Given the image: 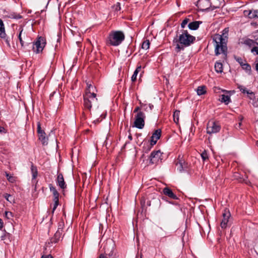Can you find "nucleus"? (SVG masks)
Returning a JSON list of instances; mask_svg holds the SVG:
<instances>
[{
  "instance_id": "nucleus-58",
  "label": "nucleus",
  "mask_w": 258,
  "mask_h": 258,
  "mask_svg": "<svg viewBox=\"0 0 258 258\" xmlns=\"http://www.w3.org/2000/svg\"><path fill=\"white\" fill-rule=\"evenodd\" d=\"M256 145H257V146L258 147V141H257V142H256Z\"/></svg>"
},
{
  "instance_id": "nucleus-45",
  "label": "nucleus",
  "mask_w": 258,
  "mask_h": 258,
  "mask_svg": "<svg viewBox=\"0 0 258 258\" xmlns=\"http://www.w3.org/2000/svg\"><path fill=\"white\" fill-rule=\"evenodd\" d=\"M141 109H142L141 105H140V106H137L135 108V109L134 110V112H135V113L137 112V113H138V112H143L141 110Z\"/></svg>"
},
{
  "instance_id": "nucleus-1",
  "label": "nucleus",
  "mask_w": 258,
  "mask_h": 258,
  "mask_svg": "<svg viewBox=\"0 0 258 258\" xmlns=\"http://www.w3.org/2000/svg\"><path fill=\"white\" fill-rule=\"evenodd\" d=\"M181 34L176 35L173 39V44L175 45V51L177 53L184 50L196 41V37L189 34L186 30H182Z\"/></svg>"
},
{
  "instance_id": "nucleus-55",
  "label": "nucleus",
  "mask_w": 258,
  "mask_h": 258,
  "mask_svg": "<svg viewBox=\"0 0 258 258\" xmlns=\"http://www.w3.org/2000/svg\"><path fill=\"white\" fill-rule=\"evenodd\" d=\"M241 122H239V123H238V127H240V126H241Z\"/></svg>"
},
{
  "instance_id": "nucleus-42",
  "label": "nucleus",
  "mask_w": 258,
  "mask_h": 258,
  "mask_svg": "<svg viewBox=\"0 0 258 258\" xmlns=\"http://www.w3.org/2000/svg\"><path fill=\"white\" fill-rule=\"evenodd\" d=\"M3 197L7 201L11 203V200L10 199V198L12 197L11 195L6 193L3 195Z\"/></svg>"
},
{
  "instance_id": "nucleus-50",
  "label": "nucleus",
  "mask_w": 258,
  "mask_h": 258,
  "mask_svg": "<svg viewBox=\"0 0 258 258\" xmlns=\"http://www.w3.org/2000/svg\"><path fill=\"white\" fill-rule=\"evenodd\" d=\"M55 93H56V92H55V91H54L53 92H52V93L50 94V98H51V97H52L54 95V94H55Z\"/></svg>"
},
{
  "instance_id": "nucleus-18",
  "label": "nucleus",
  "mask_w": 258,
  "mask_h": 258,
  "mask_svg": "<svg viewBox=\"0 0 258 258\" xmlns=\"http://www.w3.org/2000/svg\"><path fill=\"white\" fill-rule=\"evenodd\" d=\"M177 170L181 172L186 171L187 168V164L183 160H179L176 164Z\"/></svg>"
},
{
  "instance_id": "nucleus-53",
  "label": "nucleus",
  "mask_w": 258,
  "mask_h": 258,
  "mask_svg": "<svg viewBox=\"0 0 258 258\" xmlns=\"http://www.w3.org/2000/svg\"><path fill=\"white\" fill-rule=\"evenodd\" d=\"M255 68H256V70L257 71H258V63H257L256 64V67H255Z\"/></svg>"
},
{
  "instance_id": "nucleus-6",
  "label": "nucleus",
  "mask_w": 258,
  "mask_h": 258,
  "mask_svg": "<svg viewBox=\"0 0 258 258\" xmlns=\"http://www.w3.org/2000/svg\"><path fill=\"white\" fill-rule=\"evenodd\" d=\"M145 114L143 112H139L135 115L134 126L139 128L142 129L145 126Z\"/></svg>"
},
{
  "instance_id": "nucleus-19",
  "label": "nucleus",
  "mask_w": 258,
  "mask_h": 258,
  "mask_svg": "<svg viewBox=\"0 0 258 258\" xmlns=\"http://www.w3.org/2000/svg\"><path fill=\"white\" fill-rule=\"evenodd\" d=\"M237 88L239 89V90L243 93L245 94L246 93L248 95H249V98L250 99H252L254 97V93L250 91H248L247 90V89L243 86L238 85L237 86Z\"/></svg>"
},
{
  "instance_id": "nucleus-9",
  "label": "nucleus",
  "mask_w": 258,
  "mask_h": 258,
  "mask_svg": "<svg viewBox=\"0 0 258 258\" xmlns=\"http://www.w3.org/2000/svg\"><path fill=\"white\" fill-rule=\"evenodd\" d=\"M223 218L220 223L221 227L225 229L228 226L229 220L231 216L229 211L226 209H224L222 213Z\"/></svg>"
},
{
  "instance_id": "nucleus-32",
  "label": "nucleus",
  "mask_w": 258,
  "mask_h": 258,
  "mask_svg": "<svg viewBox=\"0 0 258 258\" xmlns=\"http://www.w3.org/2000/svg\"><path fill=\"white\" fill-rule=\"evenodd\" d=\"M53 201H54V203L52 210V213H54V211L59 204V197H53Z\"/></svg>"
},
{
  "instance_id": "nucleus-31",
  "label": "nucleus",
  "mask_w": 258,
  "mask_h": 258,
  "mask_svg": "<svg viewBox=\"0 0 258 258\" xmlns=\"http://www.w3.org/2000/svg\"><path fill=\"white\" fill-rule=\"evenodd\" d=\"M180 114V111L178 110H175L173 114L174 121L177 123L179 121V117Z\"/></svg>"
},
{
  "instance_id": "nucleus-4",
  "label": "nucleus",
  "mask_w": 258,
  "mask_h": 258,
  "mask_svg": "<svg viewBox=\"0 0 258 258\" xmlns=\"http://www.w3.org/2000/svg\"><path fill=\"white\" fill-rule=\"evenodd\" d=\"M123 33L120 31H113L110 33L108 37L107 42L111 46H118L124 40Z\"/></svg>"
},
{
  "instance_id": "nucleus-49",
  "label": "nucleus",
  "mask_w": 258,
  "mask_h": 258,
  "mask_svg": "<svg viewBox=\"0 0 258 258\" xmlns=\"http://www.w3.org/2000/svg\"><path fill=\"white\" fill-rule=\"evenodd\" d=\"M3 226H4L3 221L2 219H1L0 218V230H2V229L3 228Z\"/></svg>"
},
{
  "instance_id": "nucleus-10",
  "label": "nucleus",
  "mask_w": 258,
  "mask_h": 258,
  "mask_svg": "<svg viewBox=\"0 0 258 258\" xmlns=\"http://www.w3.org/2000/svg\"><path fill=\"white\" fill-rule=\"evenodd\" d=\"M162 154L160 150L153 151L150 156V163L151 164H157L159 161H161Z\"/></svg>"
},
{
  "instance_id": "nucleus-57",
  "label": "nucleus",
  "mask_w": 258,
  "mask_h": 258,
  "mask_svg": "<svg viewBox=\"0 0 258 258\" xmlns=\"http://www.w3.org/2000/svg\"><path fill=\"white\" fill-rule=\"evenodd\" d=\"M162 199H163V200H166V198H163H163H162Z\"/></svg>"
},
{
  "instance_id": "nucleus-2",
  "label": "nucleus",
  "mask_w": 258,
  "mask_h": 258,
  "mask_svg": "<svg viewBox=\"0 0 258 258\" xmlns=\"http://www.w3.org/2000/svg\"><path fill=\"white\" fill-rule=\"evenodd\" d=\"M229 28H225L222 34H216L213 37V41L215 43V53L216 55L220 54H226L227 51V43L228 39Z\"/></svg>"
},
{
  "instance_id": "nucleus-36",
  "label": "nucleus",
  "mask_w": 258,
  "mask_h": 258,
  "mask_svg": "<svg viewBox=\"0 0 258 258\" xmlns=\"http://www.w3.org/2000/svg\"><path fill=\"white\" fill-rule=\"evenodd\" d=\"M257 10H255L253 12L250 11L248 13V16L250 18H254L257 17Z\"/></svg>"
},
{
  "instance_id": "nucleus-16",
  "label": "nucleus",
  "mask_w": 258,
  "mask_h": 258,
  "mask_svg": "<svg viewBox=\"0 0 258 258\" xmlns=\"http://www.w3.org/2000/svg\"><path fill=\"white\" fill-rule=\"evenodd\" d=\"M56 183L61 189H64L67 187V184L64 181L63 176L62 173H58L56 178Z\"/></svg>"
},
{
  "instance_id": "nucleus-41",
  "label": "nucleus",
  "mask_w": 258,
  "mask_h": 258,
  "mask_svg": "<svg viewBox=\"0 0 258 258\" xmlns=\"http://www.w3.org/2000/svg\"><path fill=\"white\" fill-rule=\"evenodd\" d=\"M5 217L7 219H10L13 217V214L11 212L6 211L5 212Z\"/></svg>"
},
{
  "instance_id": "nucleus-47",
  "label": "nucleus",
  "mask_w": 258,
  "mask_h": 258,
  "mask_svg": "<svg viewBox=\"0 0 258 258\" xmlns=\"http://www.w3.org/2000/svg\"><path fill=\"white\" fill-rule=\"evenodd\" d=\"M0 133H6V130L5 128L3 126H0Z\"/></svg>"
},
{
  "instance_id": "nucleus-15",
  "label": "nucleus",
  "mask_w": 258,
  "mask_h": 258,
  "mask_svg": "<svg viewBox=\"0 0 258 258\" xmlns=\"http://www.w3.org/2000/svg\"><path fill=\"white\" fill-rule=\"evenodd\" d=\"M6 33L5 32V28L3 20L0 19V37L6 39V43L8 45L10 46V42L8 39H6Z\"/></svg>"
},
{
  "instance_id": "nucleus-20",
  "label": "nucleus",
  "mask_w": 258,
  "mask_h": 258,
  "mask_svg": "<svg viewBox=\"0 0 258 258\" xmlns=\"http://www.w3.org/2000/svg\"><path fill=\"white\" fill-rule=\"evenodd\" d=\"M222 0H210L211 10L219 8L221 6Z\"/></svg>"
},
{
  "instance_id": "nucleus-25",
  "label": "nucleus",
  "mask_w": 258,
  "mask_h": 258,
  "mask_svg": "<svg viewBox=\"0 0 258 258\" xmlns=\"http://www.w3.org/2000/svg\"><path fill=\"white\" fill-rule=\"evenodd\" d=\"M243 43L249 47L255 46V45H258V43L253 40L250 39H246L244 41Z\"/></svg>"
},
{
  "instance_id": "nucleus-22",
  "label": "nucleus",
  "mask_w": 258,
  "mask_h": 258,
  "mask_svg": "<svg viewBox=\"0 0 258 258\" xmlns=\"http://www.w3.org/2000/svg\"><path fill=\"white\" fill-rule=\"evenodd\" d=\"M219 100L222 103H224L226 105H227L231 102L230 96L229 95L222 94L220 96Z\"/></svg>"
},
{
  "instance_id": "nucleus-35",
  "label": "nucleus",
  "mask_w": 258,
  "mask_h": 258,
  "mask_svg": "<svg viewBox=\"0 0 258 258\" xmlns=\"http://www.w3.org/2000/svg\"><path fill=\"white\" fill-rule=\"evenodd\" d=\"M201 157L204 161H205L209 159V155L207 151L205 150L201 154Z\"/></svg>"
},
{
  "instance_id": "nucleus-7",
  "label": "nucleus",
  "mask_w": 258,
  "mask_h": 258,
  "mask_svg": "<svg viewBox=\"0 0 258 258\" xmlns=\"http://www.w3.org/2000/svg\"><path fill=\"white\" fill-rule=\"evenodd\" d=\"M221 130V126L218 122L215 121H209L207 124V133L211 135L218 133Z\"/></svg>"
},
{
  "instance_id": "nucleus-44",
  "label": "nucleus",
  "mask_w": 258,
  "mask_h": 258,
  "mask_svg": "<svg viewBox=\"0 0 258 258\" xmlns=\"http://www.w3.org/2000/svg\"><path fill=\"white\" fill-rule=\"evenodd\" d=\"M251 52L252 53H255V54L258 55V47L254 46L251 49Z\"/></svg>"
},
{
  "instance_id": "nucleus-46",
  "label": "nucleus",
  "mask_w": 258,
  "mask_h": 258,
  "mask_svg": "<svg viewBox=\"0 0 258 258\" xmlns=\"http://www.w3.org/2000/svg\"><path fill=\"white\" fill-rule=\"evenodd\" d=\"M148 146V148L146 149L145 147H144V151L145 152V153H148L151 149V148L153 147V146H151V145H147Z\"/></svg>"
},
{
  "instance_id": "nucleus-12",
  "label": "nucleus",
  "mask_w": 258,
  "mask_h": 258,
  "mask_svg": "<svg viewBox=\"0 0 258 258\" xmlns=\"http://www.w3.org/2000/svg\"><path fill=\"white\" fill-rule=\"evenodd\" d=\"M198 5L199 8L203 11L211 10L210 0H199Z\"/></svg>"
},
{
  "instance_id": "nucleus-21",
  "label": "nucleus",
  "mask_w": 258,
  "mask_h": 258,
  "mask_svg": "<svg viewBox=\"0 0 258 258\" xmlns=\"http://www.w3.org/2000/svg\"><path fill=\"white\" fill-rule=\"evenodd\" d=\"M202 23L201 21H194L188 24V27L191 30H196L199 28L200 24Z\"/></svg>"
},
{
  "instance_id": "nucleus-26",
  "label": "nucleus",
  "mask_w": 258,
  "mask_h": 258,
  "mask_svg": "<svg viewBox=\"0 0 258 258\" xmlns=\"http://www.w3.org/2000/svg\"><path fill=\"white\" fill-rule=\"evenodd\" d=\"M206 89L205 86H199L197 89V94L199 96L205 94L206 93Z\"/></svg>"
},
{
  "instance_id": "nucleus-30",
  "label": "nucleus",
  "mask_w": 258,
  "mask_h": 258,
  "mask_svg": "<svg viewBox=\"0 0 258 258\" xmlns=\"http://www.w3.org/2000/svg\"><path fill=\"white\" fill-rule=\"evenodd\" d=\"M215 71L217 73H222L223 72V64L219 62H216L215 64Z\"/></svg>"
},
{
  "instance_id": "nucleus-23",
  "label": "nucleus",
  "mask_w": 258,
  "mask_h": 258,
  "mask_svg": "<svg viewBox=\"0 0 258 258\" xmlns=\"http://www.w3.org/2000/svg\"><path fill=\"white\" fill-rule=\"evenodd\" d=\"M140 105H141V108L143 110L145 111H152L154 105L152 104H145L142 103L141 102H140Z\"/></svg>"
},
{
  "instance_id": "nucleus-3",
  "label": "nucleus",
  "mask_w": 258,
  "mask_h": 258,
  "mask_svg": "<svg viewBox=\"0 0 258 258\" xmlns=\"http://www.w3.org/2000/svg\"><path fill=\"white\" fill-rule=\"evenodd\" d=\"M83 98V106L84 111L83 112V115L85 117V112L90 113L93 105L97 104L98 99L96 98V94L94 93H91L90 91L86 92Z\"/></svg>"
},
{
  "instance_id": "nucleus-51",
  "label": "nucleus",
  "mask_w": 258,
  "mask_h": 258,
  "mask_svg": "<svg viewBox=\"0 0 258 258\" xmlns=\"http://www.w3.org/2000/svg\"><path fill=\"white\" fill-rule=\"evenodd\" d=\"M62 225L61 224H59L58 227V228H61L62 229Z\"/></svg>"
},
{
  "instance_id": "nucleus-8",
  "label": "nucleus",
  "mask_w": 258,
  "mask_h": 258,
  "mask_svg": "<svg viewBox=\"0 0 258 258\" xmlns=\"http://www.w3.org/2000/svg\"><path fill=\"white\" fill-rule=\"evenodd\" d=\"M37 132L38 134L39 140L41 142L42 144L46 146L48 144V138L46 136L45 132L42 130L41 123L39 121L37 123Z\"/></svg>"
},
{
  "instance_id": "nucleus-24",
  "label": "nucleus",
  "mask_w": 258,
  "mask_h": 258,
  "mask_svg": "<svg viewBox=\"0 0 258 258\" xmlns=\"http://www.w3.org/2000/svg\"><path fill=\"white\" fill-rule=\"evenodd\" d=\"M31 171L32 175V180L35 179L38 175V170L36 166L32 162L31 163Z\"/></svg>"
},
{
  "instance_id": "nucleus-29",
  "label": "nucleus",
  "mask_w": 258,
  "mask_h": 258,
  "mask_svg": "<svg viewBox=\"0 0 258 258\" xmlns=\"http://www.w3.org/2000/svg\"><path fill=\"white\" fill-rule=\"evenodd\" d=\"M49 188L50 191L52 192L53 197H59V193L56 189L55 187L52 185V184H50L49 185Z\"/></svg>"
},
{
  "instance_id": "nucleus-13",
  "label": "nucleus",
  "mask_w": 258,
  "mask_h": 258,
  "mask_svg": "<svg viewBox=\"0 0 258 258\" xmlns=\"http://www.w3.org/2000/svg\"><path fill=\"white\" fill-rule=\"evenodd\" d=\"M62 234V228H58L57 231L54 235V236L50 239L49 241L48 242V244H52L57 243Z\"/></svg>"
},
{
  "instance_id": "nucleus-14",
  "label": "nucleus",
  "mask_w": 258,
  "mask_h": 258,
  "mask_svg": "<svg viewBox=\"0 0 258 258\" xmlns=\"http://www.w3.org/2000/svg\"><path fill=\"white\" fill-rule=\"evenodd\" d=\"M161 130L160 129L156 130L153 134L151 139L150 141L151 146L155 145L157 140H159L161 137Z\"/></svg>"
},
{
  "instance_id": "nucleus-39",
  "label": "nucleus",
  "mask_w": 258,
  "mask_h": 258,
  "mask_svg": "<svg viewBox=\"0 0 258 258\" xmlns=\"http://www.w3.org/2000/svg\"><path fill=\"white\" fill-rule=\"evenodd\" d=\"M242 68L246 71H251V66L247 63L245 62V63L242 65Z\"/></svg>"
},
{
  "instance_id": "nucleus-34",
  "label": "nucleus",
  "mask_w": 258,
  "mask_h": 258,
  "mask_svg": "<svg viewBox=\"0 0 258 258\" xmlns=\"http://www.w3.org/2000/svg\"><path fill=\"white\" fill-rule=\"evenodd\" d=\"M112 8L115 12H118L121 10V5L119 2L116 3L115 5L112 6Z\"/></svg>"
},
{
  "instance_id": "nucleus-56",
  "label": "nucleus",
  "mask_w": 258,
  "mask_h": 258,
  "mask_svg": "<svg viewBox=\"0 0 258 258\" xmlns=\"http://www.w3.org/2000/svg\"><path fill=\"white\" fill-rule=\"evenodd\" d=\"M4 237L3 236H2V240H4Z\"/></svg>"
},
{
  "instance_id": "nucleus-38",
  "label": "nucleus",
  "mask_w": 258,
  "mask_h": 258,
  "mask_svg": "<svg viewBox=\"0 0 258 258\" xmlns=\"http://www.w3.org/2000/svg\"><path fill=\"white\" fill-rule=\"evenodd\" d=\"M235 59L236 60V61H237L240 64L241 67L242 66V64H244L246 62L245 60L243 59V58H242L240 57L235 56Z\"/></svg>"
},
{
  "instance_id": "nucleus-28",
  "label": "nucleus",
  "mask_w": 258,
  "mask_h": 258,
  "mask_svg": "<svg viewBox=\"0 0 258 258\" xmlns=\"http://www.w3.org/2000/svg\"><path fill=\"white\" fill-rule=\"evenodd\" d=\"M8 17L10 19H13L16 20H18L22 18V16L21 15L14 12L10 13L8 16Z\"/></svg>"
},
{
  "instance_id": "nucleus-5",
  "label": "nucleus",
  "mask_w": 258,
  "mask_h": 258,
  "mask_svg": "<svg viewBox=\"0 0 258 258\" xmlns=\"http://www.w3.org/2000/svg\"><path fill=\"white\" fill-rule=\"evenodd\" d=\"M45 44V39L43 37L40 36L37 37L36 41H34L32 43H28L27 46H30V48H31L34 52L39 53L42 52Z\"/></svg>"
},
{
  "instance_id": "nucleus-52",
  "label": "nucleus",
  "mask_w": 258,
  "mask_h": 258,
  "mask_svg": "<svg viewBox=\"0 0 258 258\" xmlns=\"http://www.w3.org/2000/svg\"><path fill=\"white\" fill-rule=\"evenodd\" d=\"M99 258H104V256L103 254L100 255Z\"/></svg>"
},
{
  "instance_id": "nucleus-27",
  "label": "nucleus",
  "mask_w": 258,
  "mask_h": 258,
  "mask_svg": "<svg viewBox=\"0 0 258 258\" xmlns=\"http://www.w3.org/2000/svg\"><path fill=\"white\" fill-rule=\"evenodd\" d=\"M142 67L141 66H138L134 72L133 75L131 77V80L132 82H135L137 80V76L139 72L141 70Z\"/></svg>"
},
{
  "instance_id": "nucleus-33",
  "label": "nucleus",
  "mask_w": 258,
  "mask_h": 258,
  "mask_svg": "<svg viewBox=\"0 0 258 258\" xmlns=\"http://www.w3.org/2000/svg\"><path fill=\"white\" fill-rule=\"evenodd\" d=\"M150 42L148 39L144 41L142 45V48L144 49L147 50L149 48Z\"/></svg>"
},
{
  "instance_id": "nucleus-17",
  "label": "nucleus",
  "mask_w": 258,
  "mask_h": 258,
  "mask_svg": "<svg viewBox=\"0 0 258 258\" xmlns=\"http://www.w3.org/2000/svg\"><path fill=\"white\" fill-rule=\"evenodd\" d=\"M163 193L168 196L169 198L174 199V200H177L178 198L177 196L173 193L172 190L169 187H166L163 189L162 191Z\"/></svg>"
},
{
  "instance_id": "nucleus-43",
  "label": "nucleus",
  "mask_w": 258,
  "mask_h": 258,
  "mask_svg": "<svg viewBox=\"0 0 258 258\" xmlns=\"http://www.w3.org/2000/svg\"><path fill=\"white\" fill-rule=\"evenodd\" d=\"M106 254L108 255L111 258H115V256H114V248H113V247H112L111 250H110V251L108 253H107Z\"/></svg>"
},
{
  "instance_id": "nucleus-40",
  "label": "nucleus",
  "mask_w": 258,
  "mask_h": 258,
  "mask_svg": "<svg viewBox=\"0 0 258 258\" xmlns=\"http://www.w3.org/2000/svg\"><path fill=\"white\" fill-rule=\"evenodd\" d=\"M189 20L188 18L184 19L181 23V27L184 28L186 24L188 23Z\"/></svg>"
},
{
  "instance_id": "nucleus-11",
  "label": "nucleus",
  "mask_w": 258,
  "mask_h": 258,
  "mask_svg": "<svg viewBox=\"0 0 258 258\" xmlns=\"http://www.w3.org/2000/svg\"><path fill=\"white\" fill-rule=\"evenodd\" d=\"M19 34L18 35V38L20 42L21 45L22 47H24L25 46V40L26 37V33L24 31L23 26L21 25L19 26Z\"/></svg>"
},
{
  "instance_id": "nucleus-54",
  "label": "nucleus",
  "mask_w": 258,
  "mask_h": 258,
  "mask_svg": "<svg viewBox=\"0 0 258 258\" xmlns=\"http://www.w3.org/2000/svg\"><path fill=\"white\" fill-rule=\"evenodd\" d=\"M128 138L130 140H132V137L131 135L128 136Z\"/></svg>"
},
{
  "instance_id": "nucleus-37",
  "label": "nucleus",
  "mask_w": 258,
  "mask_h": 258,
  "mask_svg": "<svg viewBox=\"0 0 258 258\" xmlns=\"http://www.w3.org/2000/svg\"><path fill=\"white\" fill-rule=\"evenodd\" d=\"M5 175L9 182L13 183L15 181L14 177L10 175L8 172H5Z\"/></svg>"
},
{
  "instance_id": "nucleus-48",
  "label": "nucleus",
  "mask_w": 258,
  "mask_h": 258,
  "mask_svg": "<svg viewBox=\"0 0 258 258\" xmlns=\"http://www.w3.org/2000/svg\"><path fill=\"white\" fill-rule=\"evenodd\" d=\"M41 258H53V257L51 254H48V255H43L41 256Z\"/></svg>"
}]
</instances>
